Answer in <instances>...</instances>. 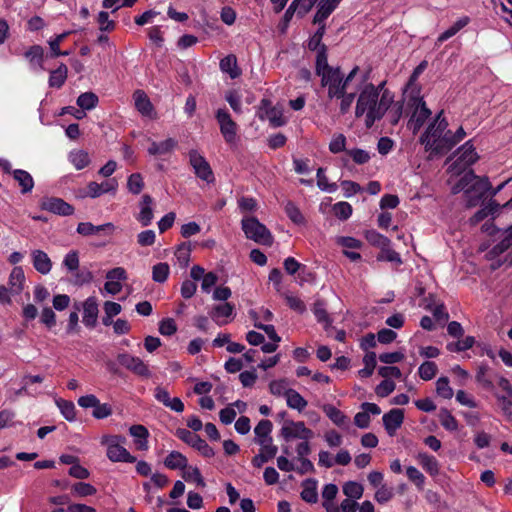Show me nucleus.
<instances>
[{"mask_svg":"<svg viewBox=\"0 0 512 512\" xmlns=\"http://www.w3.org/2000/svg\"><path fill=\"white\" fill-rule=\"evenodd\" d=\"M98 97L93 92H85L77 98V105L85 110H91L98 104Z\"/></svg>","mask_w":512,"mask_h":512,"instance_id":"de8ad7c7","label":"nucleus"},{"mask_svg":"<svg viewBox=\"0 0 512 512\" xmlns=\"http://www.w3.org/2000/svg\"><path fill=\"white\" fill-rule=\"evenodd\" d=\"M404 103L402 101L394 102L390 105L388 111V121L391 125L395 126L399 123L403 115Z\"/></svg>","mask_w":512,"mask_h":512,"instance_id":"c03bdc74","label":"nucleus"},{"mask_svg":"<svg viewBox=\"0 0 512 512\" xmlns=\"http://www.w3.org/2000/svg\"><path fill=\"white\" fill-rule=\"evenodd\" d=\"M73 492L79 497H87L96 494V488L90 483L78 482L72 487Z\"/></svg>","mask_w":512,"mask_h":512,"instance_id":"338daca9","label":"nucleus"},{"mask_svg":"<svg viewBox=\"0 0 512 512\" xmlns=\"http://www.w3.org/2000/svg\"><path fill=\"white\" fill-rule=\"evenodd\" d=\"M32 260L34 268L41 274H48L52 269V262L42 250H34L32 252Z\"/></svg>","mask_w":512,"mask_h":512,"instance_id":"b1692460","label":"nucleus"},{"mask_svg":"<svg viewBox=\"0 0 512 512\" xmlns=\"http://www.w3.org/2000/svg\"><path fill=\"white\" fill-rule=\"evenodd\" d=\"M77 233L83 236L97 235L103 231L109 230L112 232L114 230V225L112 223H105L102 225H93L91 222H80L77 226Z\"/></svg>","mask_w":512,"mask_h":512,"instance_id":"393cba45","label":"nucleus"},{"mask_svg":"<svg viewBox=\"0 0 512 512\" xmlns=\"http://www.w3.org/2000/svg\"><path fill=\"white\" fill-rule=\"evenodd\" d=\"M437 371L438 367L435 362L425 361L420 365L418 374L422 380L429 381L436 376Z\"/></svg>","mask_w":512,"mask_h":512,"instance_id":"49530a36","label":"nucleus"},{"mask_svg":"<svg viewBox=\"0 0 512 512\" xmlns=\"http://www.w3.org/2000/svg\"><path fill=\"white\" fill-rule=\"evenodd\" d=\"M219 66L221 71L229 74L231 79L238 78L241 75V70L237 65V58L233 54L221 59Z\"/></svg>","mask_w":512,"mask_h":512,"instance_id":"c85d7f7f","label":"nucleus"},{"mask_svg":"<svg viewBox=\"0 0 512 512\" xmlns=\"http://www.w3.org/2000/svg\"><path fill=\"white\" fill-rule=\"evenodd\" d=\"M280 434L286 441L292 439L310 440L314 437L313 431L307 428L304 422H294L292 420L286 421L280 430Z\"/></svg>","mask_w":512,"mask_h":512,"instance_id":"9b49d317","label":"nucleus"},{"mask_svg":"<svg viewBox=\"0 0 512 512\" xmlns=\"http://www.w3.org/2000/svg\"><path fill=\"white\" fill-rule=\"evenodd\" d=\"M133 98L137 111L143 116L151 117L153 113V105L146 93L142 90H136L133 94Z\"/></svg>","mask_w":512,"mask_h":512,"instance_id":"4be33fe9","label":"nucleus"},{"mask_svg":"<svg viewBox=\"0 0 512 512\" xmlns=\"http://www.w3.org/2000/svg\"><path fill=\"white\" fill-rule=\"evenodd\" d=\"M63 265L70 273L77 271L80 265L78 251L71 250L68 252L64 257Z\"/></svg>","mask_w":512,"mask_h":512,"instance_id":"052dcab7","label":"nucleus"},{"mask_svg":"<svg viewBox=\"0 0 512 512\" xmlns=\"http://www.w3.org/2000/svg\"><path fill=\"white\" fill-rule=\"evenodd\" d=\"M365 237L370 244L377 246L380 249L384 248V246L390 245L391 243L389 238L383 236L375 230L367 231Z\"/></svg>","mask_w":512,"mask_h":512,"instance_id":"5fc2aeb1","label":"nucleus"},{"mask_svg":"<svg viewBox=\"0 0 512 512\" xmlns=\"http://www.w3.org/2000/svg\"><path fill=\"white\" fill-rule=\"evenodd\" d=\"M343 493L347 496V498L351 499H360L363 495L364 488L363 486L355 481H348L343 485Z\"/></svg>","mask_w":512,"mask_h":512,"instance_id":"37998d69","label":"nucleus"},{"mask_svg":"<svg viewBox=\"0 0 512 512\" xmlns=\"http://www.w3.org/2000/svg\"><path fill=\"white\" fill-rule=\"evenodd\" d=\"M72 275H73V284L76 286H82L84 284H88L93 280L92 272L85 268H83L81 270L78 269L77 271L72 273Z\"/></svg>","mask_w":512,"mask_h":512,"instance_id":"69168bd1","label":"nucleus"},{"mask_svg":"<svg viewBox=\"0 0 512 512\" xmlns=\"http://www.w3.org/2000/svg\"><path fill=\"white\" fill-rule=\"evenodd\" d=\"M118 187V182L115 178H111L102 183L90 182L87 185V196L97 198L105 193H115Z\"/></svg>","mask_w":512,"mask_h":512,"instance_id":"6ab92c4d","label":"nucleus"},{"mask_svg":"<svg viewBox=\"0 0 512 512\" xmlns=\"http://www.w3.org/2000/svg\"><path fill=\"white\" fill-rule=\"evenodd\" d=\"M383 425L389 436H394L404 421V411L394 408L383 415Z\"/></svg>","mask_w":512,"mask_h":512,"instance_id":"a211bd4d","label":"nucleus"},{"mask_svg":"<svg viewBox=\"0 0 512 512\" xmlns=\"http://www.w3.org/2000/svg\"><path fill=\"white\" fill-rule=\"evenodd\" d=\"M324 411L328 418L337 426L342 427L347 423V416L332 405H327L324 407Z\"/></svg>","mask_w":512,"mask_h":512,"instance_id":"79ce46f5","label":"nucleus"},{"mask_svg":"<svg viewBox=\"0 0 512 512\" xmlns=\"http://www.w3.org/2000/svg\"><path fill=\"white\" fill-rule=\"evenodd\" d=\"M441 425L448 431H455L458 429V422L456 418L446 408H442L438 414Z\"/></svg>","mask_w":512,"mask_h":512,"instance_id":"a19ab883","label":"nucleus"},{"mask_svg":"<svg viewBox=\"0 0 512 512\" xmlns=\"http://www.w3.org/2000/svg\"><path fill=\"white\" fill-rule=\"evenodd\" d=\"M335 216L340 220H347L352 214V206L348 202H338L333 206Z\"/></svg>","mask_w":512,"mask_h":512,"instance_id":"774afa93","label":"nucleus"},{"mask_svg":"<svg viewBox=\"0 0 512 512\" xmlns=\"http://www.w3.org/2000/svg\"><path fill=\"white\" fill-rule=\"evenodd\" d=\"M392 104V94L384 90L379 98V89L372 83H368L361 90L355 108V116L365 117V125L371 128L374 123L383 118L390 105Z\"/></svg>","mask_w":512,"mask_h":512,"instance_id":"f257e3e1","label":"nucleus"},{"mask_svg":"<svg viewBox=\"0 0 512 512\" xmlns=\"http://www.w3.org/2000/svg\"><path fill=\"white\" fill-rule=\"evenodd\" d=\"M470 22V18L468 16L461 17L458 19L450 28L441 33L437 38V44H442L449 38L456 35L461 29L467 26Z\"/></svg>","mask_w":512,"mask_h":512,"instance_id":"473e14b6","label":"nucleus"},{"mask_svg":"<svg viewBox=\"0 0 512 512\" xmlns=\"http://www.w3.org/2000/svg\"><path fill=\"white\" fill-rule=\"evenodd\" d=\"M273 424L270 420L263 419L259 421V423L254 428L255 433V442L261 447L267 448L269 455L273 453H277L278 448L273 444V439L271 437Z\"/></svg>","mask_w":512,"mask_h":512,"instance_id":"9d476101","label":"nucleus"},{"mask_svg":"<svg viewBox=\"0 0 512 512\" xmlns=\"http://www.w3.org/2000/svg\"><path fill=\"white\" fill-rule=\"evenodd\" d=\"M176 436L186 444L199 451L204 457L210 458L215 455L213 448L210 447L204 439L188 429H177Z\"/></svg>","mask_w":512,"mask_h":512,"instance_id":"6e6552de","label":"nucleus"},{"mask_svg":"<svg viewBox=\"0 0 512 512\" xmlns=\"http://www.w3.org/2000/svg\"><path fill=\"white\" fill-rule=\"evenodd\" d=\"M39 206L41 210L48 211L59 216H70L75 210L72 205L58 197H43L39 202Z\"/></svg>","mask_w":512,"mask_h":512,"instance_id":"4468645a","label":"nucleus"},{"mask_svg":"<svg viewBox=\"0 0 512 512\" xmlns=\"http://www.w3.org/2000/svg\"><path fill=\"white\" fill-rule=\"evenodd\" d=\"M475 338L473 336H467L457 342H451L446 345V348L450 352H462L473 347Z\"/></svg>","mask_w":512,"mask_h":512,"instance_id":"603ef678","label":"nucleus"},{"mask_svg":"<svg viewBox=\"0 0 512 512\" xmlns=\"http://www.w3.org/2000/svg\"><path fill=\"white\" fill-rule=\"evenodd\" d=\"M377 260L391 262L396 265L402 264L400 254L391 249L390 245L384 246V248L381 249L380 253L377 255Z\"/></svg>","mask_w":512,"mask_h":512,"instance_id":"a18cd8bd","label":"nucleus"},{"mask_svg":"<svg viewBox=\"0 0 512 512\" xmlns=\"http://www.w3.org/2000/svg\"><path fill=\"white\" fill-rule=\"evenodd\" d=\"M412 106L414 107L413 113L408 121V128L412 130L415 135L422 128L428 118H430L432 112L427 107L426 102L422 98L412 97Z\"/></svg>","mask_w":512,"mask_h":512,"instance_id":"423d86ee","label":"nucleus"},{"mask_svg":"<svg viewBox=\"0 0 512 512\" xmlns=\"http://www.w3.org/2000/svg\"><path fill=\"white\" fill-rule=\"evenodd\" d=\"M234 311V305L228 302L218 304L213 307L212 311L210 312V316L212 319L218 324L223 325L226 324L228 321L223 320L224 318H229L232 316Z\"/></svg>","mask_w":512,"mask_h":512,"instance_id":"5701e85b","label":"nucleus"},{"mask_svg":"<svg viewBox=\"0 0 512 512\" xmlns=\"http://www.w3.org/2000/svg\"><path fill=\"white\" fill-rule=\"evenodd\" d=\"M285 213L288 218L297 225L305 223V218L301 213L300 209L292 201H288L285 205Z\"/></svg>","mask_w":512,"mask_h":512,"instance_id":"8fccbe9b","label":"nucleus"},{"mask_svg":"<svg viewBox=\"0 0 512 512\" xmlns=\"http://www.w3.org/2000/svg\"><path fill=\"white\" fill-rule=\"evenodd\" d=\"M436 392L444 399H451L453 397V389L449 385L447 377H440L436 381Z\"/></svg>","mask_w":512,"mask_h":512,"instance_id":"bf43d9fd","label":"nucleus"},{"mask_svg":"<svg viewBox=\"0 0 512 512\" xmlns=\"http://www.w3.org/2000/svg\"><path fill=\"white\" fill-rule=\"evenodd\" d=\"M215 117L224 140L228 144H235L237 141V124L232 120L229 112L226 109H218Z\"/></svg>","mask_w":512,"mask_h":512,"instance_id":"1a4fd4ad","label":"nucleus"},{"mask_svg":"<svg viewBox=\"0 0 512 512\" xmlns=\"http://www.w3.org/2000/svg\"><path fill=\"white\" fill-rule=\"evenodd\" d=\"M376 354L375 352H369L367 353L364 358H363V363L365 365V367L361 370H359V375L363 378H367V377H370L373 372H374V369L376 367Z\"/></svg>","mask_w":512,"mask_h":512,"instance_id":"3c124183","label":"nucleus"},{"mask_svg":"<svg viewBox=\"0 0 512 512\" xmlns=\"http://www.w3.org/2000/svg\"><path fill=\"white\" fill-rule=\"evenodd\" d=\"M97 22L99 30L102 32H111L116 27V23L109 19V13L106 11H100L98 13Z\"/></svg>","mask_w":512,"mask_h":512,"instance_id":"0e129e2a","label":"nucleus"},{"mask_svg":"<svg viewBox=\"0 0 512 512\" xmlns=\"http://www.w3.org/2000/svg\"><path fill=\"white\" fill-rule=\"evenodd\" d=\"M320 77L321 85L328 88L327 94L330 99L340 98V95L346 91L343 75L339 67L329 69L328 72Z\"/></svg>","mask_w":512,"mask_h":512,"instance_id":"39448f33","label":"nucleus"},{"mask_svg":"<svg viewBox=\"0 0 512 512\" xmlns=\"http://www.w3.org/2000/svg\"><path fill=\"white\" fill-rule=\"evenodd\" d=\"M153 198L145 194L142 196V200L140 202V212L137 217V220L142 224V226H148L151 224L153 220V210H152Z\"/></svg>","mask_w":512,"mask_h":512,"instance_id":"412c9836","label":"nucleus"},{"mask_svg":"<svg viewBox=\"0 0 512 512\" xmlns=\"http://www.w3.org/2000/svg\"><path fill=\"white\" fill-rule=\"evenodd\" d=\"M177 145V141L173 138H168L162 142L153 141L148 148L150 155H165L170 153Z\"/></svg>","mask_w":512,"mask_h":512,"instance_id":"7c9ffc66","label":"nucleus"},{"mask_svg":"<svg viewBox=\"0 0 512 512\" xmlns=\"http://www.w3.org/2000/svg\"><path fill=\"white\" fill-rule=\"evenodd\" d=\"M443 114L444 111L441 110L420 136V143L424 145L425 150L434 155L448 153L451 146L447 139H441L449 125Z\"/></svg>","mask_w":512,"mask_h":512,"instance_id":"f03ea898","label":"nucleus"},{"mask_svg":"<svg viewBox=\"0 0 512 512\" xmlns=\"http://www.w3.org/2000/svg\"><path fill=\"white\" fill-rule=\"evenodd\" d=\"M302 486L301 498L307 503H316L318 500L317 481L309 478L303 481Z\"/></svg>","mask_w":512,"mask_h":512,"instance_id":"2f4dec72","label":"nucleus"},{"mask_svg":"<svg viewBox=\"0 0 512 512\" xmlns=\"http://www.w3.org/2000/svg\"><path fill=\"white\" fill-rule=\"evenodd\" d=\"M83 306V319L82 322L87 328H94L98 319V303L94 296L88 297L82 304Z\"/></svg>","mask_w":512,"mask_h":512,"instance_id":"f3484780","label":"nucleus"},{"mask_svg":"<svg viewBox=\"0 0 512 512\" xmlns=\"http://www.w3.org/2000/svg\"><path fill=\"white\" fill-rule=\"evenodd\" d=\"M68 75V68L65 64L61 63L57 69L50 72L49 86L53 88H61Z\"/></svg>","mask_w":512,"mask_h":512,"instance_id":"f704fd0d","label":"nucleus"},{"mask_svg":"<svg viewBox=\"0 0 512 512\" xmlns=\"http://www.w3.org/2000/svg\"><path fill=\"white\" fill-rule=\"evenodd\" d=\"M170 273L169 265L165 262L157 263L152 267V279L157 283H164Z\"/></svg>","mask_w":512,"mask_h":512,"instance_id":"09e8293b","label":"nucleus"},{"mask_svg":"<svg viewBox=\"0 0 512 512\" xmlns=\"http://www.w3.org/2000/svg\"><path fill=\"white\" fill-rule=\"evenodd\" d=\"M505 237L492 248V253L500 255L512 246V229L507 228Z\"/></svg>","mask_w":512,"mask_h":512,"instance_id":"e2e57ef3","label":"nucleus"},{"mask_svg":"<svg viewBox=\"0 0 512 512\" xmlns=\"http://www.w3.org/2000/svg\"><path fill=\"white\" fill-rule=\"evenodd\" d=\"M329 69L335 68L328 64L327 47L321 46V49L318 50L316 55L315 72L318 76H322L328 72Z\"/></svg>","mask_w":512,"mask_h":512,"instance_id":"58836bf2","label":"nucleus"},{"mask_svg":"<svg viewBox=\"0 0 512 512\" xmlns=\"http://www.w3.org/2000/svg\"><path fill=\"white\" fill-rule=\"evenodd\" d=\"M57 406L59 407L63 417L67 421H74L76 418L75 405L71 401L60 399L57 401Z\"/></svg>","mask_w":512,"mask_h":512,"instance_id":"6e6d98bb","label":"nucleus"},{"mask_svg":"<svg viewBox=\"0 0 512 512\" xmlns=\"http://www.w3.org/2000/svg\"><path fill=\"white\" fill-rule=\"evenodd\" d=\"M24 281L25 275L23 269L21 267H14L10 273L8 281L11 294H19L23 289Z\"/></svg>","mask_w":512,"mask_h":512,"instance_id":"cd10ccee","label":"nucleus"},{"mask_svg":"<svg viewBox=\"0 0 512 512\" xmlns=\"http://www.w3.org/2000/svg\"><path fill=\"white\" fill-rule=\"evenodd\" d=\"M242 230L248 239L254 242L271 246L273 236L267 227L262 224L256 217H245L241 221Z\"/></svg>","mask_w":512,"mask_h":512,"instance_id":"7ed1b4c3","label":"nucleus"},{"mask_svg":"<svg viewBox=\"0 0 512 512\" xmlns=\"http://www.w3.org/2000/svg\"><path fill=\"white\" fill-rule=\"evenodd\" d=\"M189 162L198 178L207 183L214 182V174L208 161L197 151L189 152Z\"/></svg>","mask_w":512,"mask_h":512,"instance_id":"f8f14e48","label":"nucleus"},{"mask_svg":"<svg viewBox=\"0 0 512 512\" xmlns=\"http://www.w3.org/2000/svg\"><path fill=\"white\" fill-rule=\"evenodd\" d=\"M342 0H320L317 6V12L313 17V22H324L338 7Z\"/></svg>","mask_w":512,"mask_h":512,"instance_id":"aec40b11","label":"nucleus"},{"mask_svg":"<svg viewBox=\"0 0 512 512\" xmlns=\"http://www.w3.org/2000/svg\"><path fill=\"white\" fill-rule=\"evenodd\" d=\"M187 458L178 451L170 452L164 460V465L169 469H184L187 467Z\"/></svg>","mask_w":512,"mask_h":512,"instance_id":"c9c22d12","label":"nucleus"},{"mask_svg":"<svg viewBox=\"0 0 512 512\" xmlns=\"http://www.w3.org/2000/svg\"><path fill=\"white\" fill-rule=\"evenodd\" d=\"M117 361L120 365L138 376L148 378L151 375L148 366L139 357L128 353H120L117 356Z\"/></svg>","mask_w":512,"mask_h":512,"instance_id":"2eb2a0df","label":"nucleus"},{"mask_svg":"<svg viewBox=\"0 0 512 512\" xmlns=\"http://www.w3.org/2000/svg\"><path fill=\"white\" fill-rule=\"evenodd\" d=\"M129 432L130 435L134 437L135 443L139 449L146 450L148 448L147 438L149 436V432L145 426L132 425L129 429Z\"/></svg>","mask_w":512,"mask_h":512,"instance_id":"72a5a7b5","label":"nucleus"},{"mask_svg":"<svg viewBox=\"0 0 512 512\" xmlns=\"http://www.w3.org/2000/svg\"><path fill=\"white\" fill-rule=\"evenodd\" d=\"M259 118L268 119L270 125L274 128L281 127L286 124L282 108L272 106L271 101L265 98L260 102Z\"/></svg>","mask_w":512,"mask_h":512,"instance_id":"ddd939ff","label":"nucleus"},{"mask_svg":"<svg viewBox=\"0 0 512 512\" xmlns=\"http://www.w3.org/2000/svg\"><path fill=\"white\" fill-rule=\"evenodd\" d=\"M191 246L184 242L178 245L175 251V257L181 267H187L190 261Z\"/></svg>","mask_w":512,"mask_h":512,"instance_id":"864d4df0","label":"nucleus"},{"mask_svg":"<svg viewBox=\"0 0 512 512\" xmlns=\"http://www.w3.org/2000/svg\"><path fill=\"white\" fill-rule=\"evenodd\" d=\"M500 208V205L497 203L496 200L494 199H490L489 202L487 203V205H485L483 208H481L480 210H478L471 218H470V224L471 225H476L478 224L479 222H481L482 220H484L486 217H488L489 215H492L494 214L495 212L498 211V209Z\"/></svg>","mask_w":512,"mask_h":512,"instance_id":"c756f323","label":"nucleus"},{"mask_svg":"<svg viewBox=\"0 0 512 512\" xmlns=\"http://www.w3.org/2000/svg\"><path fill=\"white\" fill-rule=\"evenodd\" d=\"M418 460L423 469L430 475L435 476L439 473V463L434 456L427 453H419Z\"/></svg>","mask_w":512,"mask_h":512,"instance_id":"ea45409f","label":"nucleus"},{"mask_svg":"<svg viewBox=\"0 0 512 512\" xmlns=\"http://www.w3.org/2000/svg\"><path fill=\"white\" fill-rule=\"evenodd\" d=\"M317 186L320 190L333 193L337 190L338 186L336 183H329L328 178L324 174L322 167L317 170Z\"/></svg>","mask_w":512,"mask_h":512,"instance_id":"13d9d810","label":"nucleus"},{"mask_svg":"<svg viewBox=\"0 0 512 512\" xmlns=\"http://www.w3.org/2000/svg\"><path fill=\"white\" fill-rule=\"evenodd\" d=\"M492 189V185L488 177H479L475 182L465 191L467 195L471 192L478 193L476 196H469L467 200V207H475L478 203L485 197L486 192H489Z\"/></svg>","mask_w":512,"mask_h":512,"instance_id":"dca6fc26","label":"nucleus"},{"mask_svg":"<svg viewBox=\"0 0 512 512\" xmlns=\"http://www.w3.org/2000/svg\"><path fill=\"white\" fill-rule=\"evenodd\" d=\"M287 406L292 409H296L299 412L304 410L308 405V402L294 389H288L286 392Z\"/></svg>","mask_w":512,"mask_h":512,"instance_id":"e433bc0d","label":"nucleus"},{"mask_svg":"<svg viewBox=\"0 0 512 512\" xmlns=\"http://www.w3.org/2000/svg\"><path fill=\"white\" fill-rule=\"evenodd\" d=\"M317 321L320 322H327L328 318H330L327 310H326V302L322 299H317L313 305L312 309Z\"/></svg>","mask_w":512,"mask_h":512,"instance_id":"680f3d73","label":"nucleus"},{"mask_svg":"<svg viewBox=\"0 0 512 512\" xmlns=\"http://www.w3.org/2000/svg\"><path fill=\"white\" fill-rule=\"evenodd\" d=\"M459 154L457 159L451 165V170L457 173L464 171L468 166L474 164L479 159L472 140H468L456 152Z\"/></svg>","mask_w":512,"mask_h":512,"instance_id":"0eeeda50","label":"nucleus"},{"mask_svg":"<svg viewBox=\"0 0 512 512\" xmlns=\"http://www.w3.org/2000/svg\"><path fill=\"white\" fill-rule=\"evenodd\" d=\"M43 54L44 50L39 45H33L25 52V57L28 59L30 66L33 70H43Z\"/></svg>","mask_w":512,"mask_h":512,"instance_id":"bb28decb","label":"nucleus"},{"mask_svg":"<svg viewBox=\"0 0 512 512\" xmlns=\"http://www.w3.org/2000/svg\"><path fill=\"white\" fill-rule=\"evenodd\" d=\"M69 161L77 170L84 169L90 164V157L85 150H73L69 153Z\"/></svg>","mask_w":512,"mask_h":512,"instance_id":"4c0bfd02","label":"nucleus"},{"mask_svg":"<svg viewBox=\"0 0 512 512\" xmlns=\"http://www.w3.org/2000/svg\"><path fill=\"white\" fill-rule=\"evenodd\" d=\"M127 188L134 195L140 194L144 188L143 177L140 173H133L128 177Z\"/></svg>","mask_w":512,"mask_h":512,"instance_id":"4d7b16f0","label":"nucleus"},{"mask_svg":"<svg viewBox=\"0 0 512 512\" xmlns=\"http://www.w3.org/2000/svg\"><path fill=\"white\" fill-rule=\"evenodd\" d=\"M12 175L20 186L22 194H27L32 191L34 187V180L29 172L22 169H15L13 170Z\"/></svg>","mask_w":512,"mask_h":512,"instance_id":"a878e982","label":"nucleus"},{"mask_svg":"<svg viewBox=\"0 0 512 512\" xmlns=\"http://www.w3.org/2000/svg\"><path fill=\"white\" fill-rule=\"evenodd\" d=\"M125 442V437L119 435H105L101 443L107 445V457L112 462L134 463L136 457L132 456L121 443Z\"/></svg>","mask_w":512,"mask_h":512,"instance_id":"20e7f679","label":"nucleus"}]
</instances>
